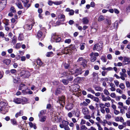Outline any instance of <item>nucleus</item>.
<instances>
[{"label": "nucleus", "mask_w": 130, "mask_h": 130, "mask_svg": "<svg viewBox=\"0 0 130 130\" xmlns=\"http://www.w3.org/2000/svg\"><path fill=\"white\" fill-rule=\"evenodd\" d=\"M6 103L3 102H1L0 103V112L2 111L3 114H5L8 111V109L7 107H5Z\"/></svg>", "instance_id": "nucleus-1"}, {"label": "nucleus", "mask_w": 130, "mask_h": 130, "mask_svg": "<svg viewBox=\"0 0 130 130\" xmlns=\"http://www.w3.org/2000/svg\"><path fill=\"white\" fill-rule=\"evenodd\" d=\"M76 50L73 45L71 46L67 50H65L64 53L66 54H69L71 55V54L74 53L75 50L76 51Z\"/></svg>", "instance_id": "nucleus-2"}, {"label": "nucleus", "mask_w": 130, "mask_h": 130, "mask_svg": "<svg viewBox=\"0 0 130 130\" xmlns=\"http://www.w3.org/2000/svg\"><path fill=\"white\" fill-rule=\"evenodd\" d=\"M103 45L101 43L96 44L94 45L93 50L98 51H101L102 49Z\"/></svg>", "instance_id": "nucleus-3"}, {"label": "nucleus", "mask_w": 130, "mask_h": 130, "mask_svg": "<svg viewBox=\"0 0 130 130\" xmlns=\"http://www.w3.org/2000/svg\"><path fill=\"white\" fill-rule=\"evenodd\" d=\"M21 77L23 78H28L30 75L29 72L28 71H23L20 73Z\"/></svg>", "instance_id": "nucleus-4"}, {"label": "nucleus", "mask_w": 130, "mask_h": 130, "mask_svg": "<svg viewBox=\"0 0 130 130\" xmlns=\"http://www.w3.org/2000/svg\"><path fill=\"white\" fill-rule=\"evenodd\" d=\"M74 73L72 71H69L67 72H64L63 73L60 74V76L61 77H65L71 75V74H73Z\"/></svg>", "instance_id": "nucleus-5"}, {"label": "nucleus", "mask_w": 130, "mask_h": 130, "mask_svg": "<svg viewBox=\"0 0 130 130\" xmlns=\"http://www.w3.org/2000/svg\"><path fill=\"white\" fill-rule=\"evenodd\" d=\"M57 102H59L61 105H62V106H63V105H64L65 102V98L64 96H62L59 97L58 101Z\"/></svg>", "instance_id": "nucleus-6"}, {"label": "nucleus", "mask_w": 130, "mask_h": 130, "mask_svg": "<svg viewBox=\"0 0 130 130\" xmlns=\"http://www.w3.org/2000/svg\"><path fill=\"white\" fill-rule=\"evenodd\" d=\"M22 1L24 6L27 8H28L31 5V4L28 0H22Z\"/></svg>", "instance_id": "nucleus-7"}, {"label": "nucleus", "mask_w": 130, "mask_h": 130, "mask_svg": "<svg viewBox=\"0 0 130 130\" xmlns=\"http://www.w3.org/2000/svg\"><path fill=\"white\" fill-rule=\"evenodd\" d=\"M62 3V2L61 1L53 2L51 1H49L48 2V4L50 6L52 5L53 4L56 5H59Z\"/></svg>", "instance_id": "nucleus-8"}, {"label": "nucleus", "mask_w": 130, "mask_h": 130, "mask_svg": "<svg viewBox=\"0 0 130 130\" xmlns=\"http://www.w3.org/2000/svg\"><path fill=\"white\" fill-rule=\"evenodd\" d=\"M6 4V0H0V8L3 9L5 7Z\"/></svg>", "instance_id": "nucleus-9"}, {"label": "nucleus", "mask_w": 130, "mask_h": 130, "mask_svg": "<svg viewBox=\"0 0 130 130\" xmlns=\"http://www.w3.org/2000/svg\"><path fill=\"white\" fill-rule=\"evenodd\" d=\"M52 38L55 42H60L61 40V38L60 37H58L55 34L53 35Z\"/></svg>", "instance_id": "nucleus-10"}, {"label": "nucleus", "mask_w": 130, "mask_h": 130, "mask_svg": "<svg viewBox=\"0 0 130 130\" xmlns=\"http://www.w3.org/2000/svg\"><path fill=\"white\" fill-rule=\"evenodd\" d=\"M37 65L36 66V69H38L39 68V67L41 66H43V63L40 59H38L37 60Z\"/></svg>", "instance_id": "nucleus-11"}, {"label": "nucleus", "mask_w": 130, "mask_h": 130, "mask_svg": "<svg viewBox=\"0 0 130 130\" xmlns=\"http://www.w3.org/2000/svg\"><path fill=\"white\" fill-rule=\"evenodd\" d=\"M82 112L84 115H88L89 112L88 109L86 107H84L82 108Z\"/></svg>", "instance_id": "nucleus-12"}, {"label": "nucleus", "mask_w": 130, "mask_h": 130, "mask_svg": "<svg viewBox=\"0 0 130 130\" xmlns=\"http://www.w3.org/2000/svg\"><path fill=\"white\" fill-rule=\"evenodd\" d=\"M130 62V58L128 57H124V60L123 61V63L124 64H126L129 63Z\"/></svg>", "instance_id": "nucleus-13"}, {"label": "nucleus", "mask_w": 130, "mask_h": 130, "mask_svg": "<svg viewBox=\"0 0 130 130\" xmlns=\"http://www.w3.org/2000/svg\"><path fill=\"white\" fill-rule=\"evenodd\" d=\"M82 69L81 68H77L76 70L74 73L76 74V75H78L82 74Z\"/></svg>", "instance_id": "nucleus-14"}, {"label": "nucleus", "mask_w": 130, "mask_h": 130, "mask_svg": "<svg viewBox=\"0 0 130 130\" xmlns=\"http://www.w3.org/2000/svg\"><path fill=\"white\" fill-rule=\"evenodd\" d=\"M24 94H31L32 93V91L30 90L28 88L25 90H22Z\"/></svg>", "instance_id": "nucleus-15"}, {"label": "nucleus", "mask_w": 130, "mask_h": 130, "mask_svg": "<svg viewBox=\"0 0 130 130\" xmlns=\"http://www.w3.org/2000/svg\"><path fill=\"white\" fill-rule=\"evenodd\" d=\"M73 104L71 103L68 104L66 106V108L68 110H71L73 108Z\"/></svg>", "instance_id": "nucleus-16"}, {"label": "nucleus", "mask_w": 130, "mask_h": 130, "mask_svg": "<svg viewBox=\"0 0 130 130\" xmlns=\"http://www.w3.org/2000/svg\"><path fill=\"white\" fill-rule=\"evenodd\" d=\"M13 102L17 104H19L22 103V100L21 99L16 98L14 99Z\"/></svg>", "instance_id": "nucleus-17"}, {"label": "nucleus", "mask_w": 130, "mask_h": 130, "mask_svg": "<svg viewBox=\"0 0 130 130\" xmlns=\"http://www.w3.org/2000/svg\"><path fill=\"white\" fill-rule=\"evenodd\" d=\"M24 39V36L22 33H20L18 37V39L19 41L23 40Z\"/></svg>", "instance_id": "nucleus-18"}, {"label": "nucleus", "mask_w": 130, "mask_h": 130, "mask_svg": "<svg viewBox=\"0 0 130 130\" xmlns=\"http://www.w3.org/2000/svg\"><path fill=\"white\" fill-rule=\"evenodd\" d=\"M82 21L84 24H87L89 22V20L87 17L83 18L82 19Z\"/></svg>", "instance_id": "nucleus-19"}, {"label": "nucleus", "mask_w": 130, "mask_h": 130, "mask_svg": "<svg viewBox=\"0 0 130 130\" xmlns=\"http://www.w3.org/2000/svg\"><path fill=\"white\" fill-rule=\"evenodd\" d=\"M39 117L40 119V121L42 122L45 121L46 118V116Z\"/></svg>", "instance_id": "nucleus-20"}, {"label": "nucleus", "mask_w": 130, "mask_h": 130, "mask_svg": "<svg viewBox=\"0 0 130 130\" xmlns=\"http://www.w3.org/2000/svg\"><path fill=\"white\" fill-rule=\"evenodd\" d=\"M29 124L31 128L33 127L35 129H36L37 128L36 124L35 123L33 124L32 122H30L29 123Z\"/></svg>", "instance_id": "nucleus-21"}, {"label": "nucleus", "mask_w": 130, "mask_h": 130, "mask_svg": "<svg viewBox=\"0 0 130 130\" xmlns=\"http://www.w3.org/2000/svg\"><path fill=\"white\" fill-rule=\"evenodd\" d=\"M11 42L13 44H14L17 42V38L16 37L14 36L13 37L11 38Z\"/></svg>", "instance_id": "nucleus-22"}, {"label": "nucleus", "mask_w": 130, "mask_h": 130, "mask_svg": "<svg viewBox=\"0 0 130 130\" xmlns=\"http://www.w3.org/2000/svg\"><path fill=\"white\" fill-rule=\"evenodd\" d=\"M11 60L9 59H6L3 60V62L6 65H8L11 62Z\"/></svg>", "instance_id": "nucleus-23"}, {"label": "nucleus", "mask_w": 130, "mask_h": 130, "mask_svg": "<svg viewBox=\"0 0 130 130\" xmlns=\"http://www.w3.org/2000/svg\"><path fill=\"white\" fill-rule=\"evenodd\" d=\"M46 111L45 110H42L40 111L38 114L39 117L43 116V115L45 114Z\"/></svg>", "instance_id": "nucleus-24"}, {"label": "nucleus", "mask_w": 130, "mask_h": 130, "mask_svg": "<svg viewBox=\"0 0 130 130\" xmlns=\"http://www.w3.org/2000/svg\"><path fill=\"white\" fill-rule=\"evenodd\" d=\"M13 82L14 83H18L20 81V78L19 77H15L13 78Z\"/></svg>", "instance_id": "nucleus-25"}, {"label": "nucleus", "mask_w": 130, "mask_h": 130, "mask_svg": "<svg viewBox=\"0 0 130 130\" xmlns=\"http://www.w3.org/2000/svg\"><path fill=\"white\" fill-rule=\"evenodd\" d=\"M17 6L20 9H22L23 6L21 2H18L16 3Z\"/></svg>", "instance_id": "nucleus-26"}, {"label": "nucleus", "mask_w": 130, "mask_h": 130, "mask_svg": "<svg viewBox=\"0 0 130 130\" xmlns=\"http://www.w3.org/2000/svg\"><path fill=\"white\" fill-rule=\"evenodd\" d=\"M105 19V18L104 16L102 15L100 16L98 19V20L99 22L104 20Z\"/></svg>", "instance_id": "nucleus-27"}, {"label": "nucleus", "mask_w": 130, "mask_h": 130, "mask_svg": "<svg viewBox=\"0 0 130 130\" xmlns=\"http://www.w3.org/2000/svg\"><path fill=\"white\" fill-rule=\"evenodd\" d=\"M85 44L84 43H81L80 45V48L81 50H83L85 47Z\"/></svg>", "instance_id": "nucleus-28"}, {"label": "nucleus", "mask_w": 130, "mask_h": 130, "mask_svg": "<svg viewBox=\"0 0 130 130\" xmlns=\"http://www.w3.org/2000/svg\"><path fill=\"white\" fill-rule=\"evenodd\" d=\"M25 84H21L20 85L19 87V89L20 90H22L25 88Z\"/></svg>", "instance_id": "nucleus-29"}, {"label": "nucleus", "mask_w": 130, "mask_h": 130, "mask_svg": "<svg viewBox=\"0 0 130 130\" xmlns=\"http://www.w3.org/2000/svg\"><path fill=\"white\" fill-rule=\"evenodd\" d=\"M95 124L98 127V130H103V128L101 127L99 122H96Z\"/></svg>", "instance_id": "nucleus-30"}, {"label": "nucleus", "mask_w": 130, "mask_h": 130, "mask_svg": "<svg viewBox=\"0 0 130 130\" xmlns=\"http://www.w3.org/2000/svg\"><path fill=\"white\" fill-rule=\"evenodd\" d=\"M23 115V112L20 111L19 112L17 113L15 115V116L16 117H18L19 116H22Z\"/></svg>", "instance_id": "nucleus-31"}, {"label": "nucleus", "mask_w": 130, "mask_h": 130, "mask_svg": "<svg viewBox=\"0 0 130 130\" xmlns=\"http://www.w3.org/2000/svg\"><path fill=\"white\" fill-rule=\"evenodd\" d=\"M90 56L91 57L90 58V60L91 62H93L96 60V58L93 55V56Z\"/></svg>", "instance_id": "nucleus-32"}, {"label": "nucleus", "mask_w": 130, "mask_h": 130, "mask_svg": "<svg viewBox=\"0 0 130 130\" xmlns=\"http://www.w3.org/2000/svg\"><path fill=\"white\" fill-rule=\"evenodd\" d=\"M71 74V75H70L69 76H67V80L68 81H71L73 79V77L71 76L72 74Z\"/></svg>", "instance_id": "nucleus-33"}, {"label": "nucleus", "mask_w": 130, "mask_h": 130, "mask_svg": "<svg viewBox=\"0 0 130 130\" xmlns=\"http://www.w3.org/2000/svg\"><path fill=\"white\" fill-rule=\"evenodd\" d=\"M62 82L65 85H67L69 83V81L67 79H64L62 80Z\"/></svg>", "instance_id": "nucleus-34"}, {"label": "nucleus", "mask_w": 130, "mask_h": 130, "mask_svg": "<svg viewBox=\"0 0 130 130\" xmlns=\"http://www.w3.org/2000/svg\"><path fill=\"white\" fill-rule=\"evenodd\" d=\"M111 100L110 98L108 96L106 97H105L104 99H102V100L104 101H110Z\"/></svg>", "instance_id": "nucleus-35"}, {"label": "nucleus", "mask_w": 130, "mask_h": 130, "mask_svg": "<svg viewBox=\"0 0 130 130\" xmlns=\"http://www.w3.org/2000/svg\"><path fill=\"white\" fill-rule=\"evenodd\" d=\"M87 63V61L85 59L83 60L82 65L84 67L86 66Z\"/></svg>", "instance_id": "nucleus-36"}, {"label": "nucleus", "mask_w": 130, "mask_h": 130, "mask_svg": "<svg viewBox=\"0 0 130 130\" xmlns=\"http://www.w3.org/2000/svg\"><path fill=\"white\" fill-rule=\"evenodd\" d=\"M80 111L78 109H77L75 113V116L77 117H78L80 116Z\"/></svg>", "instance_id": "nucleus-37"}, {"label": "nucleus", "mask_w": 130, "mask_h": 130, "mask_svg": "<svg viewBox=\"0 0 130 130\" xmlns=\"http://www.w3.org/2000/svg\"><path fill=\"white\" fill-rule=\"evenodd\" d=\"M93 55L95 57H98L99 56V54L97 53L92 52L90 55V56H93Z\"/></svg>", "instance_id": "nucleus-38"}, {"label": "nucleus", "mask_w": 130, "mask_h": 130, "mask_svg": "<svg viewBox=\"0 0 130 130\" xmlns=\"http://www.w3.org/2000/svg\"><path fill=\"white\" fill-rule=\"evenodd\" d=\"M53 54L52 52H47L46 54V56L47 57H50L52 56Z\"/></svg>", "instance_id": "nucleus-39"}, {"label": "nucleus", "mask_w": 130, "mask_h": 130, "mask_svg": "<svg viewBox=\"0 0 130 130\" xmlns=\"http://www.w3.org/2000/svg\"><path fill=\"white\" fill-rule=\"evenodd\" d=\"M62 123L64 126H66V125H68L69 123L67 121L65 120H63L62 122Z\"/></svg>", "instance_id": "nucleus-40"}, {"label": "nucleus", "mask_w": 130, "mask_h": 130, "mask_svg": "<svg viewBox=\"0 0 130 130\" xmlns=\"http://www.w3.org/2000/svg\"><path fill=\"white\" fill-rule=\"evenodd\" d=\"M95 89L97 91H101L103 90V89L101 87L99 86L96 87L95 88Z\"/></svg>", "instance_id": "nucleus-41"}, {"label": "nucleus", "mask_w": 130, "mask_h": 130, "mask_svg": "<svg viewBox=\"0 0 130 130\" xmlns=\"http://www.w3.org/2000/svg\"><path fill=\"white\" fill-rule=\"evenodd\" d=\"M58 17L59 19L63 18V21L64 20V18L65 17L64 15L63 14H60L58 15Z\"/></svg>", "instance_id": "nucleus-42"}, {"label": "nucleus", "mask_w": 130, "mask_h": 130, "mask_svg": "<svg viewBox=\"0 0 130 130\" xmlns=\"http://www.w3.org/2000/svg\"><path fill=\"white\" fill-rule=\"evenodd\" d=\"M21 100H22V102L23 103H26L28 101L27 99L25 97L23 98L22 99H21Z\"/></svg>", "instance_id": "nucleus-43"}, {"label": "nucleus", "mask_w": 130, "mask_h": 130, "mask_svg": "<svg viewBox=\"0 0 130 130\" xmlns=\"http://www.w3.org/2000/svg\"><path fill=\"white\" fill-rule=\"evenodd\" d=\"M32 26L31 25H27L25 26V27L28 30H31L32 28Z\"/></svg>", "instance_id": "nucleus-44"}, {"label": "nucleus", "mask_w": 130, "mask_h": 130, "mask_svg": "<svg viewBox=\"0 0 130 130\" xmlns=\"http://www.w3.org/2000/svg\"><path fill=\"white\" fill-rule=\"evenodd\" d=\"M42 32L40 31H39L38 32L37 35L39 38H40L42 36Z\"/></svg>", "instance_id": "nucleus-45"}, {"label": "nucleus", "mask_w": 130, "mask_h": 130, "mask_svg": "<svg viewBox=\"0 0 130 130\" xmlns=\"http://www.w3.org/2000/svg\"><path fill=\"white\" fill-rule=\"evenodd\" d=\"M84 116V118L86 119H89L91 118V117L90 115H85Z\"/></svg>", "instance_id": "nucleus-46"}, {"label": "nucleus", "mask_w": 130, "mask_h": 130, "mask_svg": "<svg viewBox=\"0 0 130 130\" xmlns=\"http://www.w3.org/2000/svg\"><path fill=\"white\" fill-rule=\"evenodd\" d=\"M119 87L122 89H124L125 87L124 85L122 83H121L120 84Z\"/></svg>", "instance_id": "nucleus-47"}, {"label": "nucleus", "mask_w": 130, "mask_h": 130, "mask_svg": "<svg viewBox=\"0 0 130 130\" xmlns=\"http://www.w3.org/2000/svg\"><path fill=\"white\" fill-rule=\"evenodd\" d=\"M71 42V39H66L64 41V43H65L69 44Z\"/></svg>", "instance_id": "nucleus-48"}, {"label": "nucleus", "mask_w": 130, "mask_h": 130, "mask_svg": "<svg viewBox=\"0 0 130 130\" xmlns=\"http://www.w3.org/2000/svg\"><path fill=\"white\" fill-rule=\"evenodd\" d=\"M80 105V106L83 105L84 106H86L88 105V104L86 102L84 101L83 103H81Z\"/></svg>", "instance_id": "nucleus-49"}, {"label": "nucleus", "mask_w": 130, "mask_h": 130, "mask_svg": "<svg viewBox=\"0 0 130 130\" xmlns=\"http://www.w3.org/2000/svg\"><path fill=\"white\" fill-rule=\"evenodd\" d=\"M126 103L128 105L130 104V97L128 98L127 100L126 101Z\"/></svg>", "instance_id": "nucleus-50"}, {"label": "nucleus", "mask_w": 130, "mask_h": 130, "mask_svg": "<svg viewBox=\"0 0 130 130\" xmlns=\"http://www.w3.org/2000/svg\"><path fill=\"white\" fill-rule=\"evenodd\" d=\"M127 88L130 87V82L128 81H126L125 82Z\"/></svg>", "instance_id": "nucleus-51"}, {"label": "nucleus", "mask_w": 130, "mask_h": 130, "mask_svg": "<svg viewBox=\"0 0 130 130\" xmlns=\"http://www.w3.org/2000/svg\"><path fill=\"white\" fill-rule=\"evenodd\" d=\"M87 90L91 92L93 94H94L95 93L93 89H92L91 88H88L87 89Z\"/></svg>", "instance_id": "nucleus-52"}, {"label": "nucleus", "mask_w": 130, "mask_h": 130, "mask_svg": "<svg viewBox=\"0 0 130 130\" xmlns=\"http://www.w3.org/2000/svg\"><path fill=\"white\" fill-rule=\"evenodd\" d=\"M89 108L92 110V111H94L95 110V107L92 105H90L89 106Z\"/></svg>", "instance_id": "nucleus-53"}, {"label": "nucleus", "mask_w": 130, "mask_h": 130, "mask_svg": "<svg viewBox=\"0 0 130 130\" xmlns=\"http://www.w3.org/2000/svg\"><path fill=\"white\" fill-rule=\"evenodd\" d=\"M11 11L13 13H15L16 12V10L15 8L13 7H11L10 8Z\"/></svg>", "instance_id": "nucleus-54"}, {"label": "nucleus", "mask_w": 130, "mask_h": 130, "mask_svg": "<svg viewBox=\"0 0 130 130\" xmlns=\"http://www.w3.org/2000/svg\"><path fill=\"white\" fill-rule=\"evenodd\" d=\"M93 100L97 102H99V98L98 97H94V98H93Z\"/></svg>", "instance_id": "nucleus-55"}, {"label": "nucleus", "mask_w": 130, "mask_h": 130, "mask_svg": "<svg viewBox=\"0 0 130 130\" xmlns=\"http://www.w3.org/2000/svg\"><path fill=\"white\" fill-rule=\"evenodd\" d=\"M100 107L101 108L104 109L105 107V105L102 103H100Z\"/></svg>", "instance_id": "nucleus-56"}, {"label": "nucleus", "mask_w": 130, "mask_h": 130, "mask_svg": "<svg viewBox=\"0 0 130 130\" xmlns=\"http://www.w3.org/2000/svg\"><path fill=\"white\" fill-rule=\"evenodd\" d=\"M10 72L12 74H15L17 73V71L14 69H11L10 70Z\"/></svg>", "instance_id": "nucleus-57"}, {"label": "nucleus", "mask_w": 130, "mask_h": 130, "mask_svg": "<svg viewBox=\"0 0 130 130\" xmlns=\"http://www.w3.org/2000/svg\"><path fill=\"white\" fill-rule=\"evenodd\" d=\"M80 128L84 129V130H87V128L86 127L85 125H82L80 127Z\"/></svg>", "instance_id": "nucleus-58"}, {"label": "nucleus", "mask_w": 130, "mask_h": 130, "mask_svg": "<svg viewBox=\"0 0 130 130\" xmlns=\"http://www.w3.org/2000/svg\"><path fill=\"white\" fill-rule=\"evenodd\" d=\"M104 94L107 95H108L110 94L108 91L106 89H105L104 90Z\"/></svg>", "instance_id": "nucleus-59"}, {"label": "nucleus", "mask_w": 130, "mask_h": 130, "mask_svg": "<svg viewBox=\"0 0 130 130\" xmlns=\"http://www.w3.org/2000/svg\"><path fill=\"white\" fill-rule=\"evenodd\" d=\"M107 121L106 120H103V122H102V125L104 126H105L106 125V124H107Z\"/></svg>", "instance_id": "nucleus-60"}, {"label": "nucleus", "mask_w": 130, "mask_h": 130, "mask_svg": "<svg viewBox=\"0 0 130 130\" xmlns=\"http://www.w3.org/2000/svg\"><path fill=\"white\" fill-rule=\"evenodd\" d=\"M20 46L21 44L20 43H17L15 47L16 48H20Z\"/></svg>", "instance_id": "nucleus-61"}, {"label": "nucleus", "mask_w": 130, "mask_h": 130, "mask_svg": "<svg viewBox=\"0 0 130 130\" xmlns=\"http://www.w3.org/2000/svg\"><path fill=\"white\" fill-rule=\"evenodd\" d=\"M111 117V116L109 114H107L105 116V118L106 119H110Z\"/></svg>", "instance_id": "nucleus-62"}, {"label": "nucleus", "mask_w": 130, "mask_h": 130, "mask_svg": "<svg viewBox=\"0 0 130 130\" xmlns=\"http://www.w3.org/2000/svg\"><path fill=\"white\" fill-rule=\"evenodd\" d=\"M4 21H5V23L4 24L6 25H7L9 24V20L8 19H5L4 20Z\"/></svg>", "instance_id": "nucleus-63"}, {"label": "nucleus", "mask_w": 130, "mask_h": 130, "mask_svg": "<svg viewBox=\"0 0 130 130\" xmlns=\"http://www.w3.org/2000/svg\"><path fill=\"white\" fill-rule=\"evenodd\" d=\"M86 122L85 120L82 119L81 120L80 124L81 125H83L85 124L86 123Z\"/></svg>", "instance_id": "nucleus-64"}]
</instances>
